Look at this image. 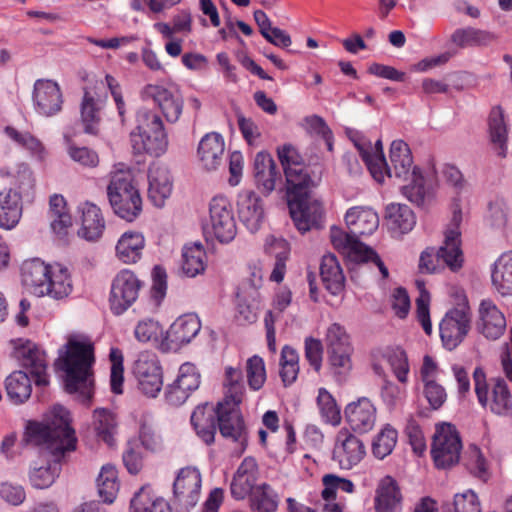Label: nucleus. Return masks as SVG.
I'll use <instances>...</instances> for the list:
<instances>
[{
    "mask_svg": "<svg viewBox=\"0 0 512 512\" xmlns=\"http://www.w3.org/2000/svg\"><path fill=\"white\" fill-rule=\"evenodd\" d=\"M191 424L197 436L207 445L215 440L218 427V404L211 403L198 405L191 415Z\"/></svg>",
    "mask_w": 512,
    "mask_h": 512,
    "instance_id": "23",
    "label": "nucleus"
},
{
    "mask_svg": "<svg viewBox=\"0 0 512 512\" xmlns=\"http://www.w3.org/2000/svg\"><path fill=\"white\" fill-rule=\"evenodd\" d=\"M186 391L193 392L199 387L200 375L192 363H184L180 366L176 380Z\"/></svg>",
    "mask_w": 512,
    "mask_h": 512,
    "instance_id": "63",
    "label": "nucleus"
},
{
    "mask_svg": "<svg viewBox=\"0 0 512 512\" xmlns=\"http://www.w3.org/2000/svg\"><path fill=\"white\" fill-rule=\"evenodd\" d=\"M493 287L502 296L512 295V251L501 254L491 270Z\"/></svg>",
    "mask_w": 512,
    "mask_h": 512,
    "instance_id": "36",
    "label": "nucleus"
},
{
    "mask_svg": "<svg viewBox=\"0 0 512 512\" xmlns=\"http://www.w3.org/2000/svg\"><path fill=\"white\" fill-rule=\"evenodd\" d=\"M51 266L40 259L24 262L21 268L23 283L33 290V293L43 296V288L47 282Z\"/></svg>",
    "mask_w": 512,
    "mask_h": 512,
    "instance_id": "37",
    "label": "nucleus"
},
{
    "mask_svg": "<svg viewBox=\"0 0 512 512\" xmlns=\"http://www.w3.org/2000/svg\"><path fill=\"white\" fill-rule=\"evenodd\" d=\"M81 228L78 235L87 241H97L105 229V220L101 210L93 203L85 202L79 206Z\"/></svg>",
    "mask_w": 512,
    "mask_h": 512,
    "instance_id": "30",
    "label": "nucleus"
},
{
    "mask_svg": "<svg viewBox=\"0 0 512 512\" xmlns=\"http://www.w3.org/2000/svg\"><path fill=\"white\" fill-rule=\"evenodd\" d=\"M65 143L67 145V153L70 158L86 167H95L99 162L98 155L95 151L87 147H78L73 142L70 136H64Z\"/></svg>",
    "mask_w": 512,
    "mask_h": 512,
    "instance_id": "60",
    "label": "nucleus"
},
{
    "mask_svg": "<svg viewBox=\"0 0 512 512\" xmlns=\"http://www.w3.org/2000/svg\"><path fill=\"white\" fill-rule=\"evenodd\" d=\"M201 474L194 467L180 469L174 483L173 494L174 504L179 506L183 512H188L195 507L200 498Z\"/></svg>",
    "mask_w": 512,
    "mask_h": 512,
    "instance_id": "16",
    "label": "nucleus"
},
{
    "mask_svg": "<svg viewBox=\"0 0 512 512\" xmlns=\"http://www.w3.org/2000/svg\"><path fill=\"white\" fill-rule=\"evenodd\" d=\"M407 184L401 187L402 194L417 206H424L429 197V190L425 186V179L420 173L414 175Z\"/></svg>",
    "mask_w": 512,
    "mask_h": 512,
    "instance_id": "56",
    "label": "nucleus"
},
{
    "mask_svg": "<svg viewBox=\"0 0 512 512\" xmlns=\"http://www.w3.org/2000/svg\"><path fill=\"white\" fill-rule=\"evenodd\" d=\"M386 221L393 234L402 235L413 229L416 217L409 206L391 203L386 207Z\"/></svg>",
    "mask_w": 512,
    "mask_h": 512,
    "instance_id": "34",
    "label": "nucleus"
},
{
    "mask_svg": "<svg viewBox=\"0 0 512 512\" xmlns=\"http://www.w3.org/2000/svg\"><path fill=\"white\" fill-rule=\"evenodd\" d=\"M406 385L407 383H394L384 374L381 386V398L390 410L404 402L407 394Z\"/></svg>",
    "mask_w": 512,
    "mask_h": 512,
    "instance_id": "58",
    "label": "nucleus"
},
{
    "mask_svg": "<svg viewBox=\"0 0 512 512\" xmlns=\"http://www.w3.org/2000/svg\"><path fill=\"white\" fill-rule=\"evenodd\" d=\"M317 405L326 423L336 426L341 422L340 408L333 396L324 388L319 389Z\"/></svg>",
    "mask_w": 512,
    "mask_h": 512,
    "instance_id": "57",
    "label": "nucleus"
},
{
    "mask_svg": "<svg viewBox=\"0 0 512 512\" xmlns=\"http://www.w3.org/2000/svg\"><path fill=\"white\" fill-rule=\"evenodd\" d=\"M94 425L98 437L109 446L114 444V435L117 431L115 415L108 409L101 408L94 411Z\"/></svg>",
    "mask_w": 512,
    "mask_h": 512,
    "instance_id": "49",
    "label": "nucleus"
},
{
    "mask_svg": "<svg viewBox=\"0 0 512 512\" xmlns=\"http://www.w3.org/2000/svg\"><path fill=\"white\" fill-rule=\"evenodd\" d=\"M390 165L386 163L381 170L385 177L395 181L406 182L414 175L420 173V169L413 165V158L407 143L402 140H394L390 146Z\"/></svg>",
    "mask_w": 512,
    "mask_h": 512,
    "instance_id": "18",
    "label": "nucleus"
},
{
    "mask_svg": "<svg viewBox=\"0 0 512 512\" xmlns=\"http://www.w3.org/2000/svg\"><path fill=\"white\" fill-rule=\"evenodd\" d=\"M384 358L398 382L408 383L410 365L406 352L400 347L390 348Z\"/></svg>",
    "mask_w": 512,
    "mask_h": 512,
    "instance_id": "51",
    "label": "nucleus"
},
{
    "mask_svg": "<svg viewBox=\"0 0 512 512\" xmlns=\"http://www.w3.org/2000/svg\"><path fill=\"white\" fill-rule=\"evenodd\" d=\"M246 370L250 388L253 390H259L266 380V371L263 359L256 355L249 358L247 360Z\"/></svg>",
    "mask_w": 512,
    "mask_h": 512,
    "instance_id": "62",
    "label": "nucleus"
},
{
    "mask_svg": "<svg viewBox=\"0 0 512 512\" xmlns=\"http://www.w3.org/2000/svg\"><path fill=\"white\" fill-rule=\"evenodd\" d=\"M142 99L152 101L170 123L179 120L183 110V98L174 86L148 84L141 92Z\"/></svg>",
    "mask_w": 512,
    "mask_h": 512,
    "instance_id": "12",
    "label": "nucleus"
},
{
    "mask_svg": "<svg viewBox=\"0 0 512 512\" xmlns=\"http://www.w3.org/2000/svg\"><path fill=\"white\" fill-rule=\"evenodd\" d=\"M299 356L295 349L285 345L281 351L280 376L285 386L291 385L297 379L299 373Z\"/></svg>",
    "mask_w": 512,
    "mask_h": 512,
    "instance_id": "53",
    "label": "nucleus"
},
{
    "mask_svg": "<svg viewBox=\"0 0 512 512\" xmlns=\"http://www.w3.org/2000/svg\"><path fill=\"white\" fill-rule=\"evenodd\" d=\"M51 228L58 235H65L72 225V218L66 209V201L62 195L54 194L49 200Z\"/></svg>",
    "mask_w": 512,
    "mask_h": 512,
    "instance_id": "45",
    "label": "nucleus"
},
{
    "mask_svg": "<svg viewBox=\"0 0 512 512\" xmlns=\"http://www.w3.org/2000/svg\"><path fill=\"white\" fill-rule=\"evenodd\" d=\"M258 474L256 460L252 457L244 458L230 484L232 497L236 500H243L249 496L257 486Z\"/></svg>",
    "mask_w": 512,
    "mask_h": 512,
    "instance_id": "25",
    "label": "nucleus"
},
{
    "mask_svg": "<svg viewBox=\"0 0 512 512\" xmlns=\"http://www.w3.org/2000/svg\"><path fill=\"white\" fill-rule=\"evenodd\" d=\"M148 197L156 207H162L172 193L173 182L167 167L152 165L148 171Z\"/></svg>",
    "mask_w": 512,
    "mask_h": 512,
    "instance_id": "27",
    "label": "nucleus"
},
{
    "mask_svg": "<svg viewBox=\"0 0 512 512\" xmlns=\"http://www.w3.org/2000/svg\"><path fill=\"white\" fill-rule=\"evenodd\" d=\"M366 455L364 442L347 428L340 429L335 437L332 460L340 469L350 470L357 466Z\"/></svg>",
    "mask_w": 512,
    "mask_h": 512,
    "instance_id": "13",
    "label": "nucleus"
},
{
    "mask_svg": "<svg viewBox=\"0 0 512 512\" xmlns=\"http://www.w3.org/2000/svg\"><path fill=\"white\" fill-rule=\"evenodd\" d=\"M94 345L86 337L72 336L59 350L55 368L64 372V385L68 393H78L83 401L92 397L94 386Z\"/></svg>",
    "mask_w": 512,
    "mask_h": 512,
    "instance_id": "2",
    "label": "nucleus"
},
{
    "mask_svg": "<svg viewBox=\"0 0 512 512\" xmlns=\"http://www.w3.org/2000/svg\"><path fill=\"white\" fill-rule=\"evenodd\" d=\"M12 344L14 345L12 357L31 374L37 386H47L49 376L45 351L30 340L17 339L13 340Z\"/></svg>",
    "mask_w": 512,
    "mask_h": 512,
    "instance_id": "8",
    "label": "nucleus"
},
{
    "mask_svg": "<svg viewBox=\"0 0 512 512\" xmlns=\"http://www.w3.org/2000/svg\"><path fill=\"white\" fill-rule=\"evenodd\" d=\"M325 342L328 361L334 372L338 375L348 373L352 368L351 355L354 349L346 329L339 323L331 324Z\"/></svg>",
    "mask_w": 512,
    "mask_h": 512,
    "instance_id": "7",
    "label": "nucleus"
},
{
    "mask_svg": "<svg viewBox=\"0 0 512 512\" xmlns=\"http://www.w3.org/2000/svg\"><path fill=\"white\" fill-rule=\"evenodd\" d=\"M490 410L496 415L512 414V398L505 381L496 378L492 389Z\"/></svg>",
    "mask_w": 512,
    "mask_h": 512,
    "instance_id": "50",
    "label": "nucleus"
},
{
    "mask_svg": "<svg viewBox=\"0 0 512 512\" xmlns=\"http://www.w3.org/2000/svg\"><path fill=\"white\" fill-rule=\"evenodd\" d=\"M346 421L352 431L367 433L373 429L376 421V408L367 398L350 403L345 409Z\"/></svg>",
    "mask_w": 512,
    "mask_h": 512,
    "instance_id": "26",
    "label": "nucleus"
},
{
    "mask_svg": "<svg viewBox=\"0 0 512 512\" xmlns=\"http://www.w3.org/2000/svg\"><path fill=\"white\" fill-rule=\"evenodd\" d=\"M416 284L419 289V296L416 299L417 318L425 333L430 335L432 332V324L429 312L430 295L429 292L425 289L423 282L417 280Z\"/></svg>",
    "mask_w": 512,
    "mask_h": 512,
    "instance_id": "61",
    "label": "nucleus"
},
{
    "mask_svg": "<svg viewBox=\"0 0 512 512\" xmlns=\"http://www.w3.org/2000/svg\"><path fill=\"white\" fill-rule=\"evenodd\" d=\"M287 182L288 208L297 230L304 234L312 228H320L323 219V208L317 201H311L309 187L312 180L306 171L290 168L285 171Z\"/></svg>",
    "mask_w": 512,
    "mask_h": 512,
    "instance_id": "3",
    "label": "nucleus"
},
{
    "mask_svg": "<svg viewBox=\"0 0 512 512\" xmlns=\"http://www.w3.org/2000/svg\"><path fill=\"white\" fill-rule=\"evenodd\" d=\"M209 214V226L205 232L212 234L220 243L231 242L237 234V227L230 201L224 196L214 197L209 205Z\"/></svg>",
    "mask_w": 512,
    "mask_h": 512,
    "instance_id": "10",
    "label": "nucleus"
},
{
    "mask_svg": "<svg viewBox=\"0 0 512 512\" xmlns=\"http://www.w3.org/2000/svg\"><path fill=\"white\" fill-rule=\"evenodd\" d=\"M320 276L326 290L332 295H339L343 291L345 277L335 255L327 254L322 257Z\"/></svg>",
    "mask_w": 512,
    "mask_h": 512,
    "instance_id": "35",
    "label": "nucleus"
},
{
    "mask_svg": "<svg viewBox=\"0 0 512 512\" xmlns=\"http://www.w3.org/2000/svg\"><path fill=\"white\" fill-rule=\"evenodd\" d=\"M477 331L489 340L500 338L506 329V319L496 304L490 299L480 302Z\"/></svg>",
    "mask_w": 512,
    "mask_h": 512,
    "instance_id": "21",
    "label": "nucleus"
},
{
    "mask_svg": "<svg viewBox=\"0 0 512 512\" xmlns=\"http://www.w3.org/2000/svg\"><path fill=\"white\" fill-rule=\"evenodd\" d=\"M489 131L491 142L501 157L507 153V128L504 122V115L501 108H493L489 117Z\"/></svg>",
    "mask_w": 512,
    "mask_h": 512,
    "instance_id": "47",
    "label": "nucleus"
},
{
    "mask_svg": "<svg viewBox=\"0 0 512 512\" xmlns=\"http://www.w3.org/2000/svg\"><path fill=\"white\" fill-rule=\"evenodd\" d=\"M218 428L220 434L234 442L243 444L247 440L246 426L240 408L232 406H218Z\"/></svg>",
    "mask_w": 512,
    "mask_h": 512,
    "instance_id": "22",
    "label": "nucleus"
},
{
    "mask_svg": "<svg viewBox=\"0 0 512 512\" xmlns=\"http://www.w3.org/2000/svg\"><path fill=\"white\" fill-rule=\"evenodd\" d=\"M461 221V212L454 211L451 225L445 232L444 243L438 249V259L443 258L451 271L459 270L464 261L461 250V233L459 230Z\"/></svg>",
    "mask_w": 512,
    "mask_h": 512,
    "instance_id": "20",
    "label": "nucleus"
},
{
    "mask_svg": "<svg viewBox=\"0 0 512 512\" xmlns=\"http://www.w3.org/2000/svg\"><path fill=\"white\" fill-rule=\"evenodd\" d=\"M45 284L43 296L48 295L54 299L67 297L72 291V283L68 270L60 265L51 267Z\"/></svg>",
    "mask_w": 512,
    "mask_h": 512,
    "instance_id": "38",
    "label": "nucleus"
},
{
    "mask_svg": "<svg viewBox=\"0 0 512 512\" xmlns=\"http://www.w3.org/2000/svg\"><path fill=\"white\" fill-rule=\"evenodd\" d=\"M6 134L16 143L26 148L30 153L39 160L45 157V148L41 141L29 132H19L13 127L5 128Z\"/></svg>",
    "mask_w": 512,
    "mask_h": 512,
    "instance_id": "59",
    "label": "nucleus"
},
{
    "mask_svg": "<svg viewBox=\"0 0 512 512\" xmlns=\"http://www.w3.org/2000/svg\"><path fill=\"white\" fill-rule=\"evenodd\" d=\"M133 374L139 390L147 397L154 398L163 386L162 368L155 354L142 353L135 361Z\"/></svg>",
    "mask_w": 512,
    "mask_h": 512,
    "instance_id": "14",
    "label": "nucleus"
},
{
    "mask_svg": "<svg viewBox=\"0 0 512 512\" xmlns=\"http://www.w3.org/2000/svg\"><path fill=\"white\" fill-rule=\"evenodd\" d=\"M461 449L462 442L454 426L444 423L436 428L431 455L437 468L447 469L457 464Z\"/></svg>",
    "mask_w": 512,
    "mask_h": 512,
    "instance_id": "9",
    "label": "nucleus"
},
{
    "mask_svg": "<svg viewBox=\"0 0 512 512\" xmlns=\"http://www.w3.org/2000/svg\"><path fill=\"white\" fill-rule=\"evenodd\" d=\"M102 106V101L97 99L94 93L85 89L81 102V121L83 123L85 133H97L101 119L100 112Z\"/></svg>",
    "mask_w": 512,
    "mask_h": 512,
    "instance_id": "39",
    "label": "nucleus"
},
{
    "mask_svg": "<svg viewBox=\"0 0 512 512\" xmlns=\"http://www.w3.org/2000/svg\"><path fill=\"white\" fill-rule=\"evenodd\" d=\"M238 215L250 232H256L264 219L261 198L252 190H243L237 197Z\"/></svg>",
    "mask_w": 512,
    "mask_h": 512,
    "instance_id": "24",
    "label": "nucleus"
},
{
    "mask_svg": "<svg viewBox=\"0 0 512 512\" xmlns=\"http://www.w3.org/2000/svg\"><path fill=\"white\" fill-rule=\"evenodd\" d=\"M346 134L348 138L353 142L356 149L358 150L371 176L374 178V180H380L382 178V174L380 172H376L374 164L371 161V141L368 140L360 131L352 128H348L346 130Z\"/></svg>",
    "mask_w": 512,
    "mask_h": 512,
    "instance_id": "54",
    "label": "nucleus"
},
{
    "mask_svg": "<svg viewBox=\"0 0 512 512\" xmlns=\"http://www.w3.org/2000/svg\"><path fill=\"white\" fill-rule=\"evenodd\" d=\"M141 282L136 275L129 270H122L114 278L109 303L110 309L115 315L124 313L138 298Z\"/></svg>",
    "mask_w": 512,
    "mask_h": 512,
    "instance_id": "15",
    "label": "nucleus"
},
{
    "mask_svg": "<svg viewBox=\"0 0 512 512\" xmlns=\"http://www.w3.org/2000/svg\"><path fill=\"white\" fill-rule=\"evenodd\" d=\"M398 433L391 425L387 424L373 439L372 453L378 459H384L390 455L397 443Z\"/></svg>",
    "mask_w": 512,
    "mask_h": 512,
    "instance_id": "52",
    "label": "nucleus"
},
{
    "mask_svg": "<svg viewBox=\"0 0 512 512\" xmlns=\"http://www.w3.org/2000/svg\"><path fill=\"white\" fill-rule=\"evenodd\" d=\"M131 512H171L169 504L162 498L151 499L142 488L131 500Z\"/></svg>",
    "mask_w": 512,
    "mask_h": 512,
    "instance_id": "55",
    "label": "nucleus"
},
{
    "mask_svg": "<svg viewBox=\"0 0 512 512\" xmlns=\"http://www.w3.org/2000/svg\"><path fill=\"white\" fill-rule=\"evenodd\" d=\"M99 496L103 502L111 504L119 491L118 472L111 464L103 465L97 478Z\"/></svg>",
    "mask_w": 512,
    "mask_h": 512,
    "instance_id": "48",
    "label": "nucleus"
},
{
    "mask_svg": "<svg viewBox=\"0 0 512 512\" xmlns=\"http://www.w3.org/2000/svg\"><path fill=\"white\" fill-rule=\"evenodd\" d=\"M69 416L63 406L56 405L43 423L30 422L27 425L26 442L41 446L53 457L46 465L35 466L31 470L30 482L37 489H46L55 482L61 472V458L76 447L75 431L70 426Z\"/></svg>",
    "mask_w": 512,
    "mask_h": 512,
    "instance_id": "1",
    "label": "nucleus"
},
{
    "mask_svg": "<svg viewBox=\"0 0 512 512\" xmlns=\"http://www.w3.org/2000/svg\"><path fill=\"white\" fill-rule=\"evenodd\" d=\"M145 247V238L142 233L128 231L122 234L116 245V256L125 264L138 262Z\"/></svg>",
    "mask_w": 512,
    "mask_h": 512,
    "instance_id": "33",
    "label": "nucleus"
},
{
    "mask_svg": "<svg viewBox=\"0 0 512 512\" xmlns=\"http://www.w3.org/2000/svg\"><path fill=\"white\" fill-rule=\"evenodd\" d=\"M495 40V35L489 31L474 27L456 29L451 35V41L460 48L470 46H488Z\"/></svg>",
    "mask_w": 512,
    "mask_h": 512,
    "instance_id": "42",
    "label": "nucleus"
},
{
    "mask_svg": "<svg viewBox=\"0 0 512 512\" xmlns=\"http://www.w3.org/2000/svg\"><path fill=\"white\" fill-rule=\"evenodd\" d=\"M225 144L221 134L207 133L199 142L197 154L206 170H216L222 163Z\"/></svg>",
    "mask_w": 512,
    "mask_h": 512,
    "instance_id": "29",
    "label": "nucleus"
},
{
    "mask_svg": "<svg viewBox=\"0 0 512 512\" xmlns=\"http://www.w3.org/2000/svg\"><path fill=\"white\" fill-rule=\"evenodd\" d=\"M5 388L12 403L22 404L31 396V379L24 371H14L6 378Z\"/></svg>",
    "mask_w": 512,
    "mask_h": 512,
    "instance_id": "40",
    "label": "nucleus"
},
{
    "mask_svg": "<svg viewBox=\"0 0 512 512\" xmlns=\"http://www.w3.org/2000/svg\"><path fill=\"white\" fill-rule=\"evenodd\" d=\"M34 185L32 171L22 165L18 175V190L4 188L0 191V228L12 230L18 225L23 212L22 193L29 194Z\"/></svg>",
    "mask_w": 512,
    "mask_h": 512,
    "instance_id": "6",
    "label": "nucleus"
},
{
    "mask_svg": "<svg viewBox=\"0 0 512 512\" xmlns=\"http://www.w3.org/2000/svg\"><path fill=\"white\" fill-rule=\"evenodd\" d=\"M345 223L348 230L355 235H371L379 226L378 214L370 207L356 206L347 210Z\"/></svg>",
    "mask_w": 512,
    "mask_h": 512,
    "instance_id": "28",
    "label": "nucleus"
},
{
    "mask_svg": "<svg viewBox=\"0 0 512 512\" xmlns=\"http://www.w3.org/2000/svg\"><path fill=\"white\" fill-rule=\"evenodd\" d=\"M452 506L453 512H481L479 499L472 490L456 494Z\"/></svg>",
    "mask_w": 512,
    "mask_h": 512,
    "instance_id": "64",
    "label": "nucleus"
},
{
    "mask_svg": "<svg viewBox=\"0 0 512 512\" xmlns=\"http://www.w3.org/2000/svg\"><path fill=\"white\" fill-rule=\"evenodd\" d=\"M107 195L114 213L126 221H133L142 211V199L128 171L112 175Z\"/></svg>",
    "mask_w": 512,
    "mask_h": 512,
    "instance_id": "5",
    "label": "nucleus"
},
{
    "mask_svg": "<svg viewBox=\"0 0 512 512\" xmlns=\"http://www.w3.org/2000/svg\"><path fill=\"white\" fill-rule=\"evenodd\" d=\"M249 502L253 512H275L279 505V495L269 484L262 483L249 495Z\"/></svg>",
    "mask_w": 512,
    "mask_h": 512,
    "instance_id": "43",
    "label": "nucleus"
},
{
    "mask_svg": "<svg viewBox=\"0 0 512 512\" xmlns=\"http://www.w3.org/2000/svg\"><path fill=\"white\" fill-rule=\"evenodd\" d=\"M200 330L201 322L197 315H182L171 324L161 346L168 351H177L189 344Z\"/></svg>",
    "mask_w": 512,
    "mask_h": 512,
    "instance_id": "19",
    "label": "nucleus"
},
{
    "mask_svg": "<svg viewBox=\"0 0 512 512\" xmlns=\"http://www.w3.org/2000/svg\"><path fill=\"white\" fill-rule=\"evenodd\" d=\"M264 249L268 255L275 259L270 280L280 283L286 273V261L290 255V245L285 239L270 235L265 240Z\"/></svg>",
    "mask_w": 512,
    "mask_h": 512,
    "instance_id": "31",
    "label": "nucleus"
},
{
    "mask_svg": "<svg viewBox=\"0 0 512 512\" xmlns=\"http://www.w3.org/2000/svg\"><path fill=\"white\" fill-rule=\"evenodd\" d=\"M225 376V398L218 402V406H232V404H235V407H239L245 390L242 372L239 369L228 367Z\"/></svg>",
    "mask_w": 512,
    "mask_h": 512,
    "instance_id": "46",
    "label": "nucleus"
},
{
    "mask_svg": "<svg viewBox=\"0 0 512 512\" xmlns=\"http://www.w3.org/2000/svg\"><path fill=\"white\" fill-rule=\"evenodd\" d=\"M330 237L333 246L353 262L358 261L359 255L366 246L355 235H352L350 231L346 233L337 227L331 228Z\"/></svg>",
    "mask_w": 512,
    "mask_h": 512,
    "instance_id": "41",
    "label": "nucleus"
},
{
    "mask_svg": "<svg viewBox=\"0 0 512 512\" xmlns=\"http://www.w3.org/2000/svg\"><path fill=\"white\" fill-rule=\"evenodd\" d=\"M34 110L43 117H53L62 110L63 95L59 84L50 79H37L33 86Z\"/></svg>",
    "mask_w": 512,
    "mask_h": 512,
    "instance_id": "17",
    "label": "nucleus"
},
{
    "mask_svg": "<svg viewBox=\"0 0 512 512\" xmlns=\"http://www.w3.org/2000/svg\"><path fill=\"white\" fill-rule=\"evenodd\" d=\"M471 329L469 307L461 306L448 310L439 324L443 347L449 351L456 349Z\"/></svg>",
    "mask_w": 512,
    "mask_h": 512,
    "instance_id": "11",
    "label": "nucleus"
},
{
    "mask_svg": "<svg viewBox=\"0 0 512 512\" xmlns=\"http://www.w3.org/2000/svg\"><path fill=\"white\" fill-rule=\"evenodd\" d=\"M402 494L397 482L386 476L380 480L375 496L377 512H395L401 505Z\"/></svg>",
    "mask_w": 512,
    "mask_h": 512,
    "instance_id": "32",
    "label": "nucleus"
},
{
    "mask_svg": "<svg viewBox=\"0 0 512 512\" xmlns=\"http://www.w3.org/2000/svg\"><path fill=\"white\" fill-rule=\"evenodd\" d=\"M137 126L130 133V142L135 154L159 157L165 153L168 139L161 117L148 109L137 112Z\"/></svg>",
    "mask_w": 512,
    "mask_h": 512,
    "instance_id": "4",
    "label": "nucleus"
},
{
    "mask_svg": "<svg viewBox=\"0 0 512 512\" xmlns=\"http://www.w3.org/2000/svg\"><path fill=\"white\" fill-rule=\"evenodd\" d=\"M182 271L188 277H195L204 272L206 253L200 243L186 245L182 252Z\"/></svg>",
    "mask_w": 512,
    "mask_h": 512,
    "instance_id": "44",
    "label": "nucleus"
}]
</instances>
